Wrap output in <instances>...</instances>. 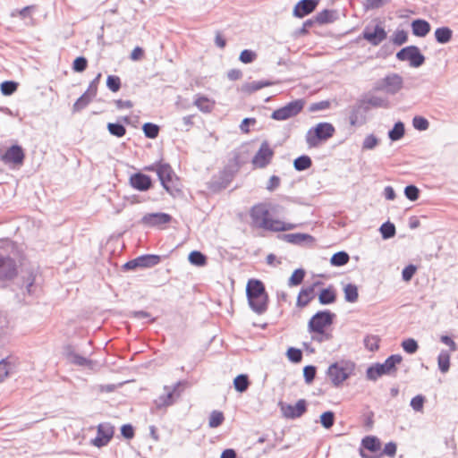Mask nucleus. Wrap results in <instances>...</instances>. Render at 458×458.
Masks as SVG:
<instances>
[{"label": "nucleus", "instance_id": "nucleus-59", "mask_svg": "<svg viewBox=\"0 0 458 458\" xmlns=\"http://www.w3.org/2000/svg\"><path fill=\"white\" fill-rule=\"evenodd\" d=\"M412 125L418 131H426L429 126V123L423 116L417 115L412 119Z\"/></svg>", "mask_w": 458, "mask_h": 458}, {"label": "nucleus", "instance_id": "nucleus-9", "mask_svg": "<svg viewBox=\"0 0 458 458\" xmlns=\"http://www.w3.org/2000/svg\"><path fill=\"white\" fill-rule=\"evenodd\" d=\"M403 88V79L398 73H389L377 80L373 86L375 91H383L389 95L397 94Z\"/></svg>", "mask_w": 458, "mask_h": 458}, {"label": "nucleus", "instance_id": "nucleus-27", "mask_svg": "<svg viewBox=\"0 0 458 458\" xmlns=\"http://www.w3.org/2000/svg\"><path fill=\"white\" fill-rule=\"evenodd\" d=\"M430 24L426 20L416 19L411 22L412 34L416 37L423 38L430 31Z\"/></svg>", "mask_w": 458, "mask_h": 458}, {"label": "nucleus", "instance_id": "nucleus-48", "mask_svg": "<svg viewBox=\"0 0 458 458\" xmlns=\"http://www.w3.org/2000/svg\"><path fill=\"white\" fill-rule=\"evenodd\" d=\"M363 342L365 348L370 352H376L379 348L380 339L377 335H367Z\"/></svg>", "mask_w": 458, "mask_h": 458}, {"label": "nucleus", "instance_id": "nucleus-54", "mask_svg": "<svg viewBox=\"0 0 458 458\" xmlns=\"http://www.w3.org/2000/svg\"><path fill=\"white\" fill-rule=\"evenodd\" d=\"M106 87L112 92H117L121 89V79L116 75H108L106 78Z\"/></svg>", "mask_w": 458, "mask_h": 458}, {"label": "nucleus", "instance_id": "nucleus-14", "mask_svg": "<svg viewBox=\"0 0 458 458\" xmlns=\"http://www.w3.org/2000/svg\"><path fill=\"white\" fill-rule=\"evenodd\" d=\"M369 107L359 98L352 106L349 114V123L352 126H361L367 122V114Z\"/></svg>", "mask_w": 458, "mask_h": 458}, {"label": "nucleus", "instance_id": "nucleus-56", "mask_svg": "<svg viewBox=\"0 0 458 458\" xmlns=\"http://www.w3.org/2000/svg\"><path fill=\"white\" fill-rule=\"evenodd\" d=\"M88 67V60L84 56H78L72 63V70L76 72H82Z\"/></svg>", "mask_w": 458, "mask_h": 458}, {"label": "nucleus", "instance_id": "nucleus-21", "mask_svg": "<svg viewBox=\"0 0 458 458\" xmlns=\"http://www.w3.org/2000/svg\"><path fill=\"white\" fill-rule=\"evenodd\" d=\"M172 220V216L169 214L157 212V213H148L142 216L141 224L147 226H159L165 224L170 223Z\"/></svg>", "mask_w": 458, "mask_h": 458}, {"label": "nucleus", "instance_id": "nucleus-19", "mask_svg": "<svg viewBox=\"0 0 458 458\" xmlns=\"http://www.w3.org/2000/svg\"><path fill=\"white\" fill-rule=\"evenodd\" d=\"M281 410L283 415L287 419H296L302 416L307 411V402L300 399L294 405L282 404Z\"/></svg>", "mask_w": 458, "mask_h": 458}, {"label": "nucleus", "instance_id": "nucleus-1", "mask_svg": "<svg viewBox=\"0 0 458 458\" xmlns=\"http://www.w3.org/2000/svg\"><path fill=\"white\" fill-rule=\"evenodd\" d=\"M9 248H13L11 242L0 240V290L7 288L18 276V263L7 252Z\"/></svg>", "mask_w": 458, "mask_h": 458}, {"label": "nucleus", "instance_id": "nucleus-25", "mask_svg": "<svg viewBox=\"0 0 458 458\" xmlns=\"http://www.w3.org/2000/svg\"><path fill=\"white\" fill-rule=\"evenodd\" d=\"M276 83V82L270 81H265V80L255 81H251V82H245L244 84L242 85L241 91L250 95V94L254 93L257 90H259L265 87L272 86Z\"/></svg>", "mask_w": 458, "mask_h": 458}, {"label": "nucleus", "instance_id": "nucleus-20", "mask_svg": "<svg viewBox=\"0 0 458 458\" xmlns=\"http://www.w3.org/2000/svg\"><path fill=\"white\" fill-rule=\"evenodd\" d=\"M129 182L130 185L139 191H147L153 186L151 177L140 172L131 174Z\"/></svg>", "mask_w": 458, "mask_h": 458}, {"label": "nucleus", "instance_id": "nucleus-46", "mask_svg": "<svg viewBox=\"0 0 458 458\" xmlns=\"http://www.w3.org/2000/svg\"><path fill=\"white\" fill-rule=\"evenodd\" d=\"M17 89L18 83L13 81H4L0 85V90L4 96L13 95Z\"/></svg>", "mask_w": 458, "mask_h": 458}, {"label": "nucleus", "instance_id": "nucleus-26", "mask_svg": "<svg viewBox=\"0 0 458 458\" xmlns=\"http://www.w3.org/2000/svg\"><path fill=\"white\" fill-rule=\"evenodd\" d=\"M363 102H365V105L369 107H383V108H388L389 107V100L386 98H382L375 95H366L361 98Z\"/></svg>", "mask_w": 458, "mask_h": 458}, {"label": "nucleus", "instance_id": "nucleus-8", "mask_svg": "<svg viewBox=\"0 0 458 458\" xmlns=\"http://www.w3.org/2000/svg\"><path fill=\"white\" fill-rule=\"evenodd\" d=\"M335 129L330 123L323 122L310 128L306 134V141L310 147L318 146L319 141L327 140L335 134Z\"/></svg>", "mask_w": 458, "mask_h": 458}, {"label": "nucleus", "instance_id": "nucleus-2", "mask_svg": "<svg viewBox=\"0 0 458 458\" xmlns=\"http://www.w3.org/2000/svg\"><path fill=\"white\" fill-rule=\"evenodd\" d=\"M246 295L250 308L258 315L264 314L268 308V294L264 283L251 278L247 282Z\"/></svg>", "mask_w": 458, "mask_h": 458}, {"label": "nucleus", "instance_id": "nucleus-39", "mask_svg": "<svg viewBox=\"0 0 458 458\" xmlns=\"http://www.w3.org/2000/svg\"><path fill=\"white\" fill-rule=\"evenodd\" d=\"M94 98V96H91L85 91L73 104V112H80L81 110L84 109Z\"/></svg>", "mask_w": 458, "mask_h": 458}, {"label": "nucleus", "instance_id": "nucleus-31", "mask_svg": "<svg viewBox=\"0 0 458 458\" xmlns=\"http://www.w3.org/2000/svg\"><path fill=\"white\" fill-rule=\"evenodd\" d=\"M453 37V30L448 27L437 28L435 30V38L437 43L446 44Z\"/></svg>", "mask_w": 458, "mask_h": 458}, {"label": "nucleus", "instance_id": "nucleus-18", "mask_svg": "<svg viewBox=\"0 0 458 458\" xmlns=\"http://www.w3.org/2000/svg\"><path fill=\"white\" fill-rule=\"evenodd\" d=\"M322 284L323 282L315 281L310 285L302 287L297 296L296 306L301 309L308 306L309 303L316 297L315 289Z\"/></svg>", "mask_w": 458, "mask_h": 458}, {"label": "nucleus", "instance_id": "nucleus-6", "mask_svg": "<svg viewBox=\"0 0 458 458\" xmlns=\"http://www.w3.org/2000/svg\"><path fill=\"white\" fill-rule=\"evenodd\" d=\"M354 370L355 363L353 361L341 360L331 364L327 370V375L333 386L339 387L354 373Z\"/></svg>", "mask_w": 458, "mask_h": 458}, {"label": "nucleus", "instance_id": "nucleus-49", "mask_svg": "<svg viewBox=\"0 0 458 458\" xmlns=\"http://www.w3.org/2000/svg\"><path fill=\"white\" fill-rule=\"evenodd\" d=\"M320 423L325 428H331L335 424V413L331 411L323 412L320 415Z\"/></svg>", "mask_w": 458, "mask_h": 458}, {"label": "nucleus", "instance_id": "nucleus-44", "mask_svg": "<svg viewBox=\"0 0 458 458\" xmlns=\"http://www.w3.org/2000/svg\"><path fill=\"white\" fill-rule=\"evenodd\" d=\"M144 135L148 139H156L158 136L160 128L153 123H145L142 126Z\"/></svg>", "mask_w": 458, "mask_h": 458}, {"label": "nucleus", "instance_id": "nucleus-57", "mask_svg": "<svg viewBox=\"0 0 458 458\" xmlns=\"http://www.w3.org/2000/svg\"><path fill=\"white\" fill-rule=\"evenodd\" d=\"M284 222L277 219H273L269 217L267 219L266 226H264V230L270 231V232H282V226Z\"/></svg>", "mask_w": 458, "mask_h": 458}, {"label": "nucleus", "instance_id": "nucleus-62", "mask_svg": "<svg viewBox=\"0 0 458 458\" xmlns=\"http://www.w3.org/2000/svg\"><path fill=\"white\" fill-rule=\"evenodd\" d=\"M12 365L7 359H3L0 361V383H2L10 374Z\"/></svg>", "mask_w": 458, "mask_h": 458}, {"label": "nucleus", "instance_id": "nucleus-29", "mask_svg": "<svg viewBox=\"0 0 458 458\" xmlns=\"http://www.w3.org/2000/svg\"><path fill=\"white\" fill-rule=\"evenodd\" d=\"M314 21L318 24L332 23L338 18V13L335 10L325 9L318 12L314 17Z\"/></svg>", "mask_w": 458, "mask_h": 458}, {"label": "nucleus", "instance_id": "nucleus-51", "mask_svg": "<svg viewBox=\"0 0 458 458\" xmlns=\"http://www.w3.org/2000/svg\"><path fill=\"white\" fill-rule=\"evenodd\" d=\"M195 106L202 112H210L212 105L209 99L206 97H198L194 101Z\"/></svg>", "mask_w": 458, "mask_h": 458}, {"label": "nucleus", "instance_id": "nucleus-15", "mask_svg": "<svg viewBox=\"0 0 458 458\" xmlns=\"http://www.w3.org/2000/svg\"><path fill=\"white\" fill-rule=\"evenodd\" d=\"M274 154L268 141L264 140L252 158V165L258 168H265L271 163Z\"/></svg>", "mask_w": 458, "mask_h": 458}, {"label": "nucleus", "instance_id": "nucleus-34", "mask_svg": "<svg viewBox=\"0 0 458 458\" xmlns=\"http://www.w3.org/2000/svg\"><path fill=\"white\" fill-rule=\"evenodd\" d=\"M405 133L404 123L401 121L396 122L394 127L388 131V137L392 141L401 140Z\"/></svg>", "mask_w": 458, "mask_h": 458}, {"label": "nucleus", "instance_id": "nucleus-3", "mask_svg": "<svg viewBox=\"0 0 458 458\" xmlns=\"http://www.w3.org/2000/svg\"><path fill=\"white\" fill-rule=\"evenodd\" d=\"M242 166L239 155H235L218 174H214L207 182L209 191L218 193L226 189Z\"/></svg>", "mask_w": 458, "mask_h": 458}, {"label": "nucleus", "instance_id": "nucleus-63", "mask_svg": "<svg viewBox=\"0 0 458 458\" xmlns=\"http://www.w3.org/2000/svg\"><path fill=\"white\" fill-rule=\"evenodd\" d=\"M331 106V103L328 100H322L319 102H315L310 104L309 106V111L311 113L328 109Z\"/></svg>", "mask_w": 458, "mask_h": 458}, {"label": "nucleus", "instance_id": "nucleus-13", "mask_svg": "<svg viewBox=\"0 0 458 458\" xmlns=\"http://www.w3.org/2000/svg\"><path fill=\"white\" fill-rule=\"evenodd\" d=\"M251 226L258 229H263L266 226L267 219L270 217L268 207L266 203H258L251 207L250 210Z\"/></svg>", "mask_w": 458, "mask_h": 458}, {"label": "nucleus", "instance_id": "nucleus-61", "mask_svg": "<svg viewBox=\"0 0 458 458\" xmlns=\"http://www.w3.org/2000/svg\"><path fill=\"white\" fill-rule=\"evenodd\" d=\"M311 339L318 343H324L327 341H330L333 338V335L331 332L327 331L326 329H322L321 333H312Z\"/></svg>", "mask_w": 458, "mask_h": 458}, {"label": "nucleus", "instance_id": "nucleus-36", "mask_svg": "<svg viewBox=\"0 0 458 458\" xmlns=\"http://www.w3.org/2000/svg\"><path fill=\"white\" fill-rule=\"evenodd\" d=\"M361 445L364 448L370 452H377L381 447L380 440L374 436L365 437L361 441Z\"/></svg>", "mask_w": 458, "mask_h": 458}, {"label": "nucleus", "instance_id": "nucleus-52", "mask_svg": "<svg viewBox=\"0 0 458 458\" xmlns=\"http://www.w3.org/2000/svg\"><path fill=\"white\" fill-rule=\"evenodd\" d=\"M402 347L409 354L415 353L419 349V344L413 338H408L403 341Z\"/></svg>", "mask_w": 458, "mask_h": 458}, {"label": "nucleus", "instance_id": "nucleus-5", "mask_svg": "<svg viewBox=\"0 0 458 458\" xmlns=\"http://www.w3.org/2000/svg\"><path fill=\"white\" fill-rule=\"evenodd\" d=\"M157 178L162 187L172 197L175 198L182 194V183L180 178L175 174L174 169L168 163L159 166Z\"/></svg>", "mask_w": 458, "mask_h": 458}, {"label": "nucleus", "instance_id": "nucleus-28", "mask_svg": "<svg viewBox=\"0 0 458 458\" xmlns=\"http://www.w3.org/2000/svg\"><path fill=\"white\" fill-rule=\"evenodd\" d=\"M318 301L321 305H330L336 301V291L333 285L322 289L318 293Z\"/></svg>", "mask_w": 458, "mask_h": 458}, {"label": "nucleus", "instance_id": "nucleus-16", "mask_svg": "<svg viewBox=\"0 0 458 458\" xmlns=\"http://www.w3.org/2000/svg\"><path fill=\"white\" fill-rule=\"evenodd\" d=\"M386 37L387 33L386 30L379 24H377L373 30L369 26H366L360 35V38L367 40L372 46H378L386 38Z\"/></svg>", "mask_w": 458, "mask_h": 458}, {"label": "nucleus", "instance_id": "nucleus-12", "mask_svg": "<svg viewBox=\"0 0 458 458\" xmlns=\"http://www.w3.org/2000/svg\"><path fill=\"white\" fill-rule=\"evenodd\" d=\"M399 61H409L410 65L414 68L421 66L425 63V56L420 53L417 46H408L396 53Z\"/></svg>", "mask_w": 458, "mask_h": 458}, {"label": "nucleus", "instance_id": "nucleus-33", "mask_svg": "<svg viewBox=\"0 0 458 458\" xmlns=\"http://www.w3.org/2000/svg\"><path fill=\"white\" fill-rule=\"evenodd\" d=\"M250 385L249 377L246 374H240L233 379L234 389L239 393H244L247 391Z\"/></svg>", "mask_w": 458, "mask_h": 458}, {"label": "nucleus", "instance_id": "nucleus-64", "mask_svg": "<svg viewBox=\"0 0 458 458\" xmlns=\"http://www.w3.org/2000/svg\"><path fill=\"white\" fill-rule=\"evenodd\" d=\"M425 397L421 394L414 396L410 403L411 408L416 411H420L423 409Z\"/></svg>", "mask_w": 458, "mask_h": 458}, {"label": "nucleus", "instance_id": "nucleus-53", "mask_svg": "<svg viewBox=\"0 0 458 458\" xmlns=\"http://www.w3.org/2000/svg\"><path fill=\"white\" fill-rule=\"evenodd\" d=\"M286 356L290 361L299 363L302 360V352L301 349L290 347L286 352Z\"/></svg>", "mask_w": 458, "mask_h": 458}, {"label": "nucleus", "instance_id": "nucleus-4", "mask_svg": "<svg viewBox=\"0 0 458 458\" xmlns=\"http://www.w3.org/2000/svg\"><path fill=\"white\" fill-rule=\"evenodd\" d=\"M403 357L400 354H392L383 363H375L366 370V377L369 380L376 381L384 375H395L397 364H400Z\"/></svg>", "mask_w": 458, "mask_h": 458}, {"label": "nucleus", "instance_id": "nucleus-22", "mask_svg": "<svg viewBox=\"0 0 458 458\" xmlns=\"http://www.w3.org/2000/svg\"><path fill=\"white\" fill-rule=\"evenodd\" d=\"M25 154L23 148L20 145L11 146L5 153L2 156V159L4 163H12L15 165H21L23 163Z\"/></svg>", "mask_w": 458, "mask_h": 458}, {"label": "nucleus", "instance_id": "nucleus-58", "mask_svg": "<svg viewBox=\"0 0 458 458\" xmlns=\"http://www.w3.org/2000/svg\"><path fill=\"white\" fill-rule=\"evenodd\" d=\"M317 373V368L313 365H307L303 368V377L307 384L313 382Z\"/></svg>", "mask_w": 458, "mask_h": 458}, {"label": "nucleus", "instance_id": "nucleus-11", "mask_svg": "<svg viewBox=\"0 0 458 458\" xmlns=\"http://www.w3.org/2000/svg\"><path fill=\"white\" fill-rule=\"evenodd\" d=\"M304 104L305 101L302 98L291 101L285 106L276 109L271 114V118L276 121H284L294 117L302 111Z\"/></svg>", "mask_w": 458, "mask_h": 458}, {"label": "nucleus", "instance_id": "nucleus-45", "mask_svg": "<svg viewBox=\"0 0 458 458\" xmlns=\"http://www.w3.org/2000/svg\"><path fill=\"white\" fill-rule=\"evenodd\" d=\"M191 264L202 267L207 264V257L199 250H192L188 257Z\"/></svg>", "mask_w": 458, "mask_h": 458}, {"label": "nucleus", "instance_id": "nucleus-43", "mask_svg": "<svg viewBox=\"0 0 458 458\" xmlns=\"http://www.w3.org/2000/svg\"><path fill=\"white\" fill-rule=\"evenodd\" d=\"M106 128L111 135L117 138H122L126 134V128L120 123H108Z\"/></svg>", "mask_w": 458, "mask_h": 458}, {"label": "nucleus", "instance_id": "nucleus-60", "mask_svg": "<svg viewBox=\"0 0 458 458\" xmlns=\"http://www.w3.org/2000/svg\"><path fill=\"white\" fill-rule=\"evenodd\" d=\"M378 143L379 140L374 134H369L362 142V149H373Z\"/></svg>", "mask_w": 458, "mask_h": 458}, {"label": "nucleus", "instance_id": "nucleus-55", "mask_svg": "<svg viewBox=\"0 0 458 458\" xmlns=\"http://www.w3.org/2000/svg\"><path fill=\"white\" fill-rule=\"evenodd\" d=\"M257 58V54L256 52L250 50V49H244L241 52L240 54V56H239V60L242 63V64H251L252 62H254Z\"/></svg>", "mask_w": 458, "mask_h": 458}, {"label": "nucleus", "instance_id": "nucleus-7", "mask_svg": "<svg viewBox=\"0 0 458 458\" xmlns=\"http://www.w3.org/2000/svg\"><path fill=\"white\" fill-rule=\"evenodd\" d=\"M190 386L188 380H179L174 386H165V394H161L156 402L158 408L168 407L176 403L184 390Z\"/></svg>", "mask_w": 458, "mask_h": 458}, {"label": "nucleus", "instance_id": "nucleus-47", "mask_svg": "<svg viewBox=\"0 0 458 458\" xmlns=\"http://www.w3.org/2000/svg\"><path fill=\"white\" fill-rule=\"evenodd\" d=\"M224 413L222 411L215 410L210 413L208 426L210 428H217L224 422Z\"/></svg>", "mask_w": 458, "mask_h": 458}, {"label": "nucleus", "instance_id": "nucleus-17", "mask_svg": "<svg viewBox=\"0 0 458 458\" xmlns=\"http://www.w3.org/2000/svg\"><path fill=\"white\" fill-rule=\"evenodd\" d=\"M114 428L110 423H101L98 426L97 437L92 444L97 447L106 445L114 436Z\"/></svg>", "mask_w": 458, "mask_h": 458}, {"label": "nucleus", "instance_id": "nucleus-40", "mask_svg": "<svg viewBox=\"0 0 458 458\" xmlns=\"http://www.w3.org/2000/svg\"><path fill=\"white\" fill-rule=\"evenodd\" d=\"M306 272L303 268L295 269L289 277L287 284L289 287L300 285L305 277Z\"/></svg>", "mask_w": 458, "mask_h": 458}, {"label": "nucleus", "instance_id": "nucleus-30", "mask_svg": "<svg viewBox=\"0 0 458 458\" xmlns=\"http://www.w3.org/2000/svg\"><path fill=\"white\" fill-rule=\"evenodd\" d=\"M138 260L140 261V267L149 268L159 264L161 261V257L156 254H144L139 256Z\"/></svg>", "mask_w": 458, "mask_h": 458}, {"label": "nucleus", "instance_id": "nucleus-35", "mask_svg": "<svg viewBox=\"0 0 458 458\" xmlns=\"http://www.w3.org/2000/svg\"><path fill=\"white\" fill-rule=\"evenodd\" d=\"M438 369L442 373H446L450 369V352L442 350L437 356Z\"/></svg>", "mask_w": 458, "mask_h": 458}, {"label": "nucleus", "instance_id": "nucleus-24", "mask_svg": "<svg viewBox=\"0 0 458 458\" xmlns=\"http://www.w3.org/2000/svg\"><path fill=\"white\" fill-rule=\"evenodd\" d=\"M279 240L284 241L286 242L295 244V245H301L304 242L307 243H313L315 242V238L309 234V233H284L279 234L277 236Z\"/></svg>", "mask_w": 458, "mask_h": 458}, {"label": "nucleus", "instance_id": "nucleus-38", "mask_svg": "<svg viewBox=\"0 0 458 458\" xmlns=\"http://www.w3.org/2000/svg\"><path fill=\"white\" fill-rule=\"evenodd\" d=\"M350 260V256L346 251L341 250L333 254L330 263L334 267H342L346 265Z\"/></svg>", "mask_w": 458, "mask_h": 458}, {"label": "nucleus", "instance_id": "nucleus-32", "mask_svg": "<svg viewBox=\"0 0 458 458\" xmlns=\"http://www.w3.org/2000/svg\"><path fill=\"white\" fill-rule=\"evenodd\" d=\"M66 356L72 364L77 366L86 367L92 363L89 359L74 352L72 350H68Z\"/></svg>", "mask_w": 458, "mask_h": 458}, {"label": "nucleus", "instance_id": "nucleus-41", "mask_svg": "<svg viewBox=\"0 0 458 458\" xmlns=\"http://www.w3.org/2000/svg\"><path fill=\"white\" fill-rule=\"evenodd\" d=\"M379 232L384 240L393 238L396 233L395 225L393 223L386 221L381 225Z\"/></svg>", "mask_w": 458, "mask_h": 458}, {"label": "nucleus", "instance_id": "nucleus-23", "mask_svg": "<svg viewBox=\"0 0 458 458\" xmlns=\"http://www.w3.org/2000/svg\"><path fill=\"white\" fill-rule=\"evenodd\" d=\"M319 0H300L293 8V15L303 18L311 13L318 6Z\"/></svg>", "mask_w": 458, "mask_h": 458}, {"label": "nucleus", "instance_id": "nucleus-10", "mask_svg": "<svg viewBox=\"0 0 458 458\" xmlns=\"http://www.w3.org/2000/svg\"><path fill=\"white\" fill-rule=\"evenodd\" d=\"M335 314L328 310H319L315 313L308 323L310 333H321L322 329L331 326L334 323Z\"/></svg>", "mask_w": 458, "mask_h": 458}, {"label": "nucleus", "instance_id": "nucleus-50", "mask_svg": "<svg viewBox=\"0 0 458 458\" xmlns=\"http://www.w3.org/2000/svg\"><path fill=\"white\" fill-rule=\"evenodd\" d=\"M420 189L413 185L409 184L404 188V196L411 201H416L420 198Z\"/></svg>", "mask_w": 458, "mask_h": 458}, {"label": "nucleus", "instance_id": "nucleus-42", "mask_svg": "<svg viewBox=\"0 0 458 458\" xmlns=\"http://www.w3.org/2000/svg\"><path fill=\"white\" fill-rule=\"evenodd\" d=\"M344 299L347 302H356L359 298L358 288L353 284H348L344 288Z\"/></svg>", "mask_w": 458, "mask_h": 458}, {"label": "nucleus", "instance_id": "nucleus-37", "mask_svg": "<svg viewBox=\"0 0 458 458\" xmlns=\"http://www.w3.org/2000/svg\"><path fill=\"white\" fill-rule=\"evenodd\" d=\"M312 165L311 158L307 155H301L294 159L293 167L296 171L301 172L309 169Z\"/></svg>", "mask_w": 458, "mask_h": 458}]
</instances>
